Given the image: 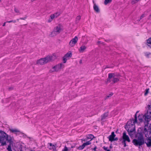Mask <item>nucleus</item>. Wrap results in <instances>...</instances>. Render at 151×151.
<instances>
[{"label": "nucleus", "instance_id": "obj_1", "mask_svg": "<svg viewBox=\"0 0 151 151\" xmlns=\"http://www.w3.org/2000/svg\"><path fill=\"white\" fill-rule=\"evenodd\" d=\"M132 143L135 146H140L144 144H146L147 147H151V138L144 139L142 133H139L137 139H134L132 141Z\"/></svg>", "mask_w": 151, "mask_h": 151}, {"label": "nucleus", "instance_id": "obj_2", "mask_svg": "<svg viewBox=\"0 0 151 151\" xmlns=\"http://www.w3.org/2000/svg\"><path fill=\"white\" fill-rule=\"evenodd\" d=\"M135 119L129 121L127 125L125 126V128L127 129L129 134L130 133L133 132L135 130L134 124L137 122V117L136 114L135 115Z\"/></svg>", "mask_w": 151, "mask_h": 151}, {"label": "nucleus", "instance_id": "obj_3", "mask_svg": "<svg viewBox=\"0 0 151 151\" xmlns=\"http://www.w3.org/2000/svg\"><path fill=\"white\" fill-rule=\"evenodd\" d=\"M7 134L4 131H0V142L1 143V145L3 146L6 145V143L4 141L6 140V138H7Z\"/></svg>", "mask_w": 151, "mask_h": 151}, {"label": "nucleus", "instance_id": "obj_4", "mask_svg": "<svg viewBox=\"0 0 151 151\" xmlns=\"http://www.w3.org/2000/svg\"><path fill=\"white\" fill-rule=\"evenodd\" d=\"M57 57L55 54L53 53L52 55H48L46 57L44 58L46 63L52 62L55 60L56 58Z\"/></svg>", "mask_w": 151, "mask_h": 151}, {"label": "nucleus", "instance_id": "obj_5", "mask_svg": "<svg viewBox=\"0 0 151 151\" xmlns=\"http://www.w3.org/2000/svg\"><path fill=\"white\" fill-rule=\"evenodd\" d=\"M144 132L147 138H151V124H149L148 129L145 127V128Z\"/></svg>", "mask_w": 151, "mask_h": 151}, {"label": "nucleus", "instance_id": "obj_6", "mask_svg": "<svg viewBox=\"0 0 151 151\" xmlns=\"http://www.w3.org/2000/svg\"><path fill=\"white\" fill-rule=\"evenodd\" d=\"M122 139L123 140L122 142V143L124 145V147H126L127 146L126 141H127L128 142H130V140L129 136L126 135L125 132H123V134Z\"/></svg>", "mask_w": 151, "mask_h": 151}, {"label": "nucleus", "instance_id": "obj_7", "mask_svg": "<svg viewBox=\"0 0 151 151\" xmlns=\"http://www.w3.org/2000/svg\"><path fill=\"white\" fill-rule=\"evenodd\" d=\"M63 65L62 63L60 64H58L53 67L52 68V69L50 70V73H52L54 71H58L61 69Z\"/></svg>", "mask_w": 151, "mask_h": 151}, {"label": "nucleus", "instance_id": "obj_8", "mask_svg": "<svg viewBox=\"0 0 151 151\" xmlns=\"http://www.w3.org/2000/svg\"><path fill=\"white\" fill-rule=\"evenodd\" d=\"M144 115L145 121L148 123L149 121L151 120V112L147 110V112Z\"/></svg>", "mask_w": 151, "mask_h": 151}, {"label": "nucleus", "instance_id": "obj_9", "mask_svg": "<svg viewBox=\"0 0 151 151\" xmlns=\"http://www.w3.org/2000/svg\"><path fill=\"white\" fill-rule=\"evenodd\" d=\"M8 136L7 135V138H6V141H4L5 143H6V142L7 141L8 142H9V144L8 146V147L7 148V149L8 150V151H12V150L11 149V146L13 144V142L12 140V139L11 138L9 139L8 138Z\"/></svg>", "mask_w": 151, "mask_h": 151}, {"label": "nucleus", "instance_id": "obj_10", "mask_svg": "<svg viewBox=\"0 0 151 151\" xmlns=\"http://www.w3.org/2000/svg\"><path fill=\"white\" fill-rule=\"evenodd\" d=\"M78 40V37L77 36H75L70 41L69 43V45L71 47L73 46L77 42Z\"/></svg>", "mask_w": 151, "mask_h": 151}, {"label": "nucleus", "instance_id": "obj_11", "mask_svg": "<svg viewBox=\"0 0 151 151\" xmlns=\"http://www.w3.org/2000/svg\"><path fill=\"white\" fill-rule=\"evenodd\" d=\"M37 64L39 65H42L46 64L45 60H44V58H41L40 59L37 60Z\"/></svg>", "mask_w": 151, "mask_h": 151}, {"label": "nucleus", "instance_id": "obj_12", "mask_svg": "<svg viewBox=\"0 0 151 151\" xmlns=\"http://www.w3.org/2000/svg\"><path fill=\"white\" fill-rule=\"evenodd\" d=\"M54 30L58 35L62 30L60 26L59 25L57 26L54 28Z\"/></svg>", "mask_w": 151, "mask_h": 151}, {"label": "nucleus", "instance_id": "obj_13", "mask_svg": "<svg viewBox=\"0 0 151 151\" xmlns=\"http://www.w3.org/2000/svg\"><path fill=\"white\" fill-rule=\"evenodd\" d=\"M115 136L116 135L114 134V132H112L111 133V134L110 135L109 137V141L111 142L113 141L114 139Z\"/></svg>", "mask_w": 151, "mask_h": 151}, {"label": "nucleus", "instance_id": "obj_14", "mask_svg": "<svg viewBox=\"0 0 151 151\" xmlns=\"http://www.w3.org/2000/svg\"><path fill=\"white\" fill-rule=\"evenodd\" d=\"M93 9L97 13H99L100 12L99 9L96 4H94V6H93Z\"/></svg>", "mask_w": 151, "mask_h": 151}, {"label": "nucleus", "instance_id": "obj_15", "mask_svg": "<svg viewBox=\"0 0 151 151\" xmlns=\"http://www.w3.org/2000/svg\"><path fill=\"white\" fill-rule=\"evenodd\" d=\"M138 119L140 122H142L143 121V119L144 118V116L143 114L139 115L138 116Z\"/></svg>", "mask_w": 151, "mask_h": 151}, {"label": "nucleus", "instance_id": "obj_16", "mask_svg": "<svg viewBox=\"0 0 151 151\" xmlns=\"http://www.w3.org/2000/svg\"><path fill=\"white\" fill-rule=\"evenodd\" d=\"M57 33L53 30L49 34V36L50 37H53L57 35Z\"/></svg>", "mask_w": 151, "mask_h": 151}, {"label": "nucleus", "instance_id": "obj_17", "mask_svg": "<svg viewBox=\"0 0 151 151\" xmlns=\"http://www.w3.org/2000/svg\"><path fill=\"white\" fill-rule=\"evenodd\" d=\"M147 45L151 48V38H149L147 40Z\"/></svg>", "mask_w": 151, "mask_h": 151}, {"label": "nucleus", "instance_id": "obj_18", "mask_svg": "<svg viewBox=\"0 0 151 151\" xmlns=\"http://www.w3.org/2000/svg\"><path fill=\"white\" fill-rule=\"evenodd\" d=\"M109 79H111L116 77V74L115 73H110L109 74Z\"/></svg>", "mask_w": 151, "mask_h": 151}, {"label": "nucleus", "instance_id": "obj_19", "mask_svg": "<svg viewBox=\"0 0 151 151\" xmlns=\"http://www.w3.org/2000/svg\"><path fill=\"white\" fill-rule=\"evenodd\" d=\"M72 55V54L70 51H69L65 55V57L67 58L69 57H71Z\"/></svg>", "mask_w": 151, "mask_h": 151}, {"label": "nucleus", "instance_id": "obj_20", "mask_svg": "<svg viewBox=\"0 0 151 151\" xmlns=\"http://www.w3.org/2000/svg\"><path fill=\"white\" fill-rule=\"evenodd\" d=\"M86 47L85 46H81L79 49V51L80 52H83L86 49Z\"/></svg>", "mask_w": 151, "mask_h": 151}, {"label": "nucleus", "instance_id": "obj_21", "mask_svg": "<svg viewBox=\"0 0 151 151\" xmlns=\"http://www.w3.org/2000/svg\"><path fill=\"white\" fill-rule=\"evenodd\" d=\"M108 113H105L103 115L101 116V120H102L105 119L108 116Z\"/></svg>", "mask_w": 151, "mask_h": 151}, {"label": "nucleus", "instance_id": "obj_22", "mask_svg": "<svg viewBox=\"0 0 151 151\" xmlns=\"http://www.w3.org/2000/svg\"><path fill=\"white\" fill-rule=\"evenodd\" d=\"M119 80V78H113V79L112 80V81L114 83H115L117 82H118Z\"/></svg>", "mask_w": 151, "mask_h": 151}, {"label": "nucleus", "instance_id": "obj_23", "mask_svg": "<svg viewBox=\"0 0 151 151\" xmlns=\"http://www.w3.org/2000/svg\"><path fill=\"white\" fill-rule=\"evenodd\" d=\"M55 16L53 14L50 15V18L48 20V22H51L52 20L55 18Z\"/></svg>", "mask_w": 151, "mask_h": 151}, {"label": "nucleus", "instance_id": "obj_24", "mask_svg": "<svg viewBox=\"0 0 151 151\" xmlns=\"http://www.w3.org/2000/svg\"><path fill=\"white\" fill-rule=\"evenodd\" d=\"M87 138H88V139H90L91 140L90 141H91L94 138V136L92 134H89L87 137Z\"/></svg>", "mask_w": 151, "mask_h": 151}, {"label": "nucleus", "instance_id": "obj_25", "mask_svg": "<svg viewBox=\"0 0 151 151\" xmlns=\"http://www.w3.org/2000/svg\"><path fill=\"white\" fill-rule=\"evenodd\" d=\"M81 19V16L80 15H78L77 17L76 18V23H78L79 21Z\"/></svg>", "mask_w": 151, "mask_h": 151}, {"label": "nucleus", "instance_id": "obj_26", "mask_svg": "<svg viewBox=\"0 0 151 151\" xmlns=\"http://www.w3.org/2000/svg\"><path fill=\"white\" fill-rule=\"evenodd\" d=\"M91 144V142H90V141H87L86 142H85L83 143V146L85 147L86 146L89 145Z\"/></svg>", "mask_w": 151, "mask_h": 151}, {"label": "nucleus", "instance_id": "obj_27", "mask_svg": "<svg viewBox=\"0 0 151 151\" xmlns=\"http://www.w3.org/2000/svg\"><path fill=\"white\" fill-rule=\"evenodd\" d=\"M53 14L55 16V18H57L60 15V12H57Z\"/></svg>", "mask_w": 151, "mask_h": 151}, {"label": "nucleus", "instance_id": "obj_28", "mask_svg": "<svg viewBox=\"0 0 151 151\" xmlns=\"http://www.w3.org/2000/svg\"><path fill=\"white\" fill-rule=\"evenodd\" d=\"M112 0H105L104 1V4L106 5L107 4L111 2Z\"/></svg>", "mask_w": 151, "mask_h": 151}, {"label": "nucleus", "instance_id": "obj_29", "mask_svg": "<svg viewBox=\"0 0 151 151\" xmlns=\"http://www.w3.org/2000/svg\"><path fill=\"white\" fill-rule=\"evenodd\" d=\"M140 1V0H132L131 3L132 4H134L137 3V2Z\"/></svg>", "mask_w": 151, "mask_h": 151}, {"label": "nucleus", "instance_id": "obj_30", "mask_svg": "<svg viewBox=\"0 0 151 151\" xmlns=\"http://www.w3.org/2000/svg\"><path fill=\"white\" fill-rule=\"evenodd\" d=\"M10 131L12 132H19V131L17 129H10Z\"/></svg>", "mask_w": 151, "mask_h": 151}, {"label": "nucleus", "instance_id": "obj_31", "mask_svg": "<svg viewBox=\"0 0 151 151\" xmlns=\"http://www.w3.org/2000/svg\"><path fill=\"white\" fill-rule=\"evenodd\" d=\"M56 144H55V145H53L52 146V147L50 148L49 149L50 150H52L53 151H56Z\"/></svg>", "mask_w": 151, "mask_h": 151}, {"label": "nucleus", "instance_id": "obj_32", "mask_svg": "<svg viewBox=\"0 0 151 151\" xmlns=\"http://www.w3.org/2000/svg\"><path fill=\"white\" fill-rule=\"evenodd\" d=\"M145 56L147 58H149V55L151 54V53L150 52H145Z\"/></svg>", "mask_w": 151, "mask_h": 151}, {"label": "nucleus", "instance_id": "obj_33", "mask_svg": "<svg viewBox=\"0 0 151 151\" xmlns=\"http://www.w3.org/2000/svg\"><path fill=\"white\" fill-rule=\"evenodd\" d=\"M113 95V93H111L109 94L108 95L106 96V97L105 99H107L110 97L112 96Z\"/></svg>", "mask_w": 151, "mask_h": 151}, {"label": "nucleus", "instance_id": "obj_34", "mask_svg": "<svg viewBox=\"0 0 151 151\" xmlns=\"http://www.w3.org/2000/svg\"><path fill=\"white\" fill-rule=\"evenodd\" d=\"M84 146H83V144L82 145L78 147V149L80 150H81L83 149L84 147Z\"/></svg>", "mask_w": 151, "mask_h": 151}, {"label": "nucleus", "instance_id": "obj_35", "mask_svg": "<svg viewBox=\"0 0 151 151\" xmlns=\"http://www.w3.org/2000/svg\"><path fill=\"white\" fill-rule=\"evenodd\" d=\"M67 58L65 57V56L63 57V60L64 63H65L66 62L67 60Z\"/></svg>", "mask_w": 151, "mask_h": 151}, {"label": "nucleus", "instance_id": "obj_36", "mask_svg": "<svg viewBox=\"0 0 151 151\" xmlns=\"http://www.w3.org/2000/svg\"><path fill=\"white\" fill-rule=\"evenodd\" d=\"M82 142H83V141L86 142V141H88V139L87 137L86 138L82 139H81Z\"/></svg>", "mask_w": 151, "mask_h": 151}, {"label": "nucleus", "instance_id": "obj_37", "mask_svg": "<svg viewBox=\"0 0 151 151\" xmlns=\"http://www.w3.org/2000/svg\"><path fill=\"white\" fill-rule=\"evenodd\" d=\"M149 90V89H146V92H145V96L148 93Z\"/></svg>", "mask_w": 151, "mask_h": 151}, {"label": "nucleus", "instance_id": "obj_38", "mask_svg": "<svg viewBox=\"0 0 151 151\" xmlns=\"http://www.w3.org/2000/svg\"><path fill=\"white\" fill-rule=\"evenodd\" d=\"M12 22L15 23L16 22V21L15 20H12L9 21H7L6 22H8V23H11V22Z\"/></svg>", "mask_w": 151, "mask_h": 151}, {"label": "nucleus", "instance_id": "obj_39", "mask_svg": "<svg viewBox=\"0 0 151 151\" xmlns=\"http://www.w3.org/2000/svg\"><path fill=\"white\" fill-rule=\"evenodd\" d=\"M14 10L16 13H19V11L16 8L14 9Z\"/></svg>", "mask_w": 151, "mask_h": 151}, {"label": "nucleus", "instance_id": "obj_40", "mask_svg": "<svg viewBox=\"0 0 151 151\" xmlns=\"http://www.w3.org/2000/svg\"><path fill=\"white\" fill-rule=\"evenodd\" d=\"M68 149L66 146H65L64 147V149L62 151H68Z\"/></svg>", "mask_w": 151, "mask_h": 151}, {"label": "nucleus", "instance_id": "obj_41", "mask_svg": "<svg viewBox=\"0 0 151 151\" xmlns=\"http://www.w3.org/2000/svg\"><path fill=\"white\" fill-rule=\"evenodd\" d=\"M145 17V15L144 14H142L141 16L140 17V19L139 20V21H140V19H142L143 18Z\"/></svg>", "mask_w": 151, "mask_h": 151}, {"label": "nucleus", "instance_id": "obj_42", "mask_svg": "<svg viewBox=\"0 0 151 151\" xmlns=\"http://www.w3.org/2000/svg\"><path fill=\"white\" fill-rule=\"evenodd\" d=\"M27 17L26 16L23 18H20V19H21V20H25L26 19Z\"/></svg>", "mask_w": 151, "mask_h": 151}, {"label": "nucleus", "instance_id": "obj_43", "mask_svg": "<svg viewBox=\"0 0 151 151\" xmlns=\"http://www.w3.org/2000/svg\"><path fill=\"white\" fill-rule=\"evenodd\" d=\"M103 148L105 150H108L107 149V148H108V147H106L105 146H104L103 147Z\"/></svg>", "mask_w": 151, "mask_h": 151}, {"label": "nucleus", "instance_id": "obj_44", "mask_svg": "<svg viewBox=\"0 0 151 151\" xmlns=\"http://www.w3.org/2000/svg\"><path fill=\"white\" fill-rule=\"evenodd\" d=\"M147 108L149 109H150L151 108V105H148L147 106Z\"/></svg>", "mask_w": 151, "mask_h": 151}, {"label": "nucleus", "instance_id": "obj_45", "mask_svg": "<svg viewBox=\"0 0 151 151\" xmlns=\"http://www.w3.org/2000/svg\"><path fill=\"white\" fill-rule=\"evenodd\" d=\"M118 140V138L116 137V138H114V139L113 140V141H117Z\"/></svg>", "mask_w": 151, "mask_h": 151}, {"label": "nucleus", "instance_id": "obj_46", "mask_svg": "<svg viewBox=\"0 0 151 151\" xmlns=\"http://www.w3.org/2000/svg\"><path fill=\"white\" fill-rule=\"evenodd\" d=\"M97 148V147L96 146H95V147L93 148V150L94 151H96V149Z\"/></svg>", "mask_w": 151, "mask_h": 151}, {"label": "nucleus", "instance_id": "obj_47", "mask_svg": "<svg viewBox=\"0 0 151 151\" xmlns=\"http://www.w3.org/2000/svg\"><path fill=\"white\" fill-rule=\"evenodd\" d=\"M110 79H109V76L108 78L107 79V81H109V82H111Z\"/></svg>", "mask_w": 151, "mask_h": 151}, {"label": "nucleus", "instance_id": "obj_48", "mask_svg": "<svg viewBox=\"0 0 151 151\" xmlns=\"http://www.w3.org/2000/svg\"><path fill=\"white\" fill-rule=\"evenodd\" d=\"M50 146L52 147L53 145H52L51 143H49Z\"/></svg>", "mask_w": 151, "mask_h": 151}, {"label": "nucleus", "instance_id": "obj_49", "mask_svg": "<svg viewBox=\"0 0 151 151\" xmlns=\"http://www.w3.org/2000/svg\"><path fill=\"white\" fill-rule=\"evenodd\" d=\"M120 76V75L119 74H116V77H118L119 76Z\"/></svg>", "mask_w": 151, "mask_h": 151}, {"label": "nucleus", "instance_id": "obj_50", "mask_svg": "<svg viewBox=\"0 0 151 151\" xmlns=\"http://www.w3.org/2000/svg\"><path fill=\"white\" fill-rule=\"evenodd\" d=\"M97 43L98 44H99V43H101V42L99 41L97 42Z\"/></svg>", "mask_w": 151, "mask_h": 151}, {"label": "nucleus", "instance_id": "obj_51", "mask_svg": "<svg viewBox=\"0 0 151 151\" xmlns=\"http://www.w3.org/2000/svg\"><path fill=\"white\" fill-rule=\"evenodd\" d=\"M93 4H94V5H93V6H94V4H96V3H95V2H94V1H93Z\"/></svg>", "mask_w": 151, "mask_h": 151}, {"label": "nucleus", "instance_id": "obj_52", "mask_svg": "<svg viewBox=\"0 0 151 151\" xmlns=\"http://www.w3.org/2000/svg\"><path fill=\"white\" fill-rule=\"evenodd\" d=\"M6 23V22H4V23L3 24V26H4L5 25Z\"/></svg>", "mask_w": 151, "mask_h": 151}, {"label": "nucleus", "instance_id": "obj_53", "mask_svg": "<svg viewBox=\"0 0 151 151\" xmlns=\"http://www.w3.org/2000/svg\"><path fill=\"white\" fill-rule=\"evenodd\" d=\"M81 62H82V61L81 60H80V63H81Z\"/></svg>", "mask_w": 151, "mask_h": 151}, {"label": "nucleus", "instance_id": "obj_54", "mask_svg": "<svg viewBox=\"0 0 151 151\" xmlns=\"http://www.w3.org/2000/svg\"><path fill=\"white\" fill-rule=\"evenodd\" d=\"M138 111H137V112H136V114H135V115L136 114H137V113H138Z\"/></svg>", "mask_w": 151, "mask_h": 151}, {"label": "nucleus", "instance_id": "obj_55", "mask_svg": "<svg viewBox=\"0 0 151 151\" xmlns=\"http://www.w3.org/2000/svg\"><path fill=\"white\" fill-rule=\"evenodd\" d=\"M106 151H111L109 150H108Z\"/></svg>", "mask_w": 151, "mask_h": 151}, {"label": "nucleus", "instance_id": "obj_56", "mask_svg": "<svg viewBox=\"0 0 151 151\" xmlns=\"http://www.w3.org/2000/svg\"><path fill=\"white\" fill-rule=\"evenodd\" d=\"M101 44H104V42H102V43H101Z\"/></svg>", "mask_w": 151, "mask_h": 151}, {"label": "nucleus", "instance_id": "obj_57", "mask_svg": "<svg viewBox=\"0 0 151 151\" xmlns=\"http://www.w3.org/2000/svg\"><path fill=\"white\" fill-rule=\"evenodd\" d=\"M19 19H17V21H19Z\"/></svg>", "mask_w": 151, "mask_h": 151}, {"label": "nucleus", "instance_id": "obj_58", "mask_svg": "<svg viewBox=\"0 0 151 151\" xmlns=\"http://www.w3.org/2000/svg\"><path fill=\"white\" fill-rule=\"evenodd\" d=\"M110 148H111V146H110Z\"/></svg>", "mask_w": 151, "mask_h": 151}, {"label": "nucleus", "instance_id": "obj_59", "mask_svg": "<svg viewBox=\"0 0 151 151\" xmlns=\"http://www.w3.org/2000/svg\"><path fill=\"white\" fill-rule=\"evenodd\" d=\"M1 0H0V2L1 1Z\"/></svg>", "mask_w": 151, "mask_h": 151}]
</instances>
